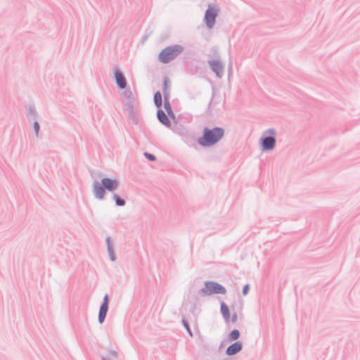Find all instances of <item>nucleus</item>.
<instances>
[{
  "mask_svg": "<svg viewBox=\"0 0 360 360\" xmlns=\"http://www.w3.org/2000/svg\"><path fill=\"white\" fill-rule=\"evenodd\" d=\"M101 186L98 181L94 183L93 188L95 196L98 199H103L105 195V189L110 191H115L118 186V181L115 179L103 178L101 180Z\"/></svg>",
  "mask_w": 360,
  "mask_h": 360,
  "instance_id": "obj_1",
  "label": "nucleus"
},
{
  "mask_svg": "<svg viewBox=\"0 0 360 360\" xmlns=\"http://www.w3.org/2000/svg\"><path fill=\"white\" fill-rule=\"evenodd\" d=\"M224 135V130L216 127L213 129H205L203 137L199 140V143L204 146L216 143Z\"/></svg>",
  "mask_w": 360,
  "mask_h": 360,
  "instance_id": "obj_2",
  "label": "nucleus"
},
{
  "mask_svg": "<svg viewBox=\"0 0 360 360\" xmlns=\"http://www.w3.org/2000/svg\"><path fill=\"white\" fill-rule=\"evenodd\" d=\"M181 51L179 46H169L163 49L159 54V58L163 63H167L175 58Z\"/></svg>",
  "mask_w": 360,
  "mask_h": 360,
  "instance_id": "obj_3",
  "label": "nucleus"
},
{
  "mask_svg": "<svg viewBox=\"0 0 360 360\" xmlns=\"http://www.w3.org/2000/svg\"><path fill=\"white\" fill-rule=\"evenodd\" d=\"M202 291L205 294H225L226 292L224 287L214 282H206Z\"/></svg>",
  "mask_w": 360,
  "mask_h": 360,
  "instance_id": "obj_4",
  "label": "nucleus"
},
{
  "mask_svg": "<svg viewBox=\"0 0 360 360\" xmlns=\"http://www.w3.org/2000/svg\"><path fill=\"white\" fill-rule=\"evenodd\" d=\"M217 15V10L215 8L210 6L208 9L206 11L205 16L207 25L210 28H212L214 26Z\"/></svg>",
  "mask_w": 360,
  "mask_h": 360,
  "instance_id": "obj_5",
  "label": "nucleus"
},
{
  "mask_svg": "<svg viewBox=\"0 0 360 360\" xmlns=\"http://www.w3.org/2000/svg\"><path fill=\"white\" fill-rule=\"evenodd\" d=\"M114 75L118 86L120 89H124L127 86V82L124 75L119 70H116Z\"/></svg>",
  "mask_w": 360,
  "mask_h": 360,
  "instance_id": "obj_6",
  "label": "nucleus"
},
{
  "mask_svg": "<svg viewBox=\"0 0 360 360\" xmlns=\"http://www.w3.org/2000/svg\"><path fill=\"white\" fill-rule=\"evenodd\" d=\"M275 139L272 136H269L262 140V148L264 150H271L275 146Z\"/></svg>",
  "mask_w": 360,
  "mask_h": 360,
  "instance_id": "obj_7",
  "label": "nucleus"
},
{
  "mask_svg": "<svg viewBox=\"0 0 360 360\" xmlns=\"http://www.w3.org/2000/svg\"><path fill=\"white\" fill-rule=\"evenodd\" d=\"M242 349V344L240 342H236L230 345L226 349L227 355H233L239 352Z\"/></svg>",
  "mask_w": 360,
  "mask_h": 360,
  "instance_id": "obj_8",
  "label": "nucleus"
},
{
  "mask_svg": "<svg viewBox=\"0 0 360 360\" xmlns=\"http://www.w3.org/2000/svg\"><path fill=\"white\" fill-rule=\"evenodd\" d=\"M210 65L212 70L216 72L217 75L220 77L224 70L222 64L219 61L213 60L210 62Z\"/></svg>",
  "mask_w": 360,
  "mask_h": 360,
  "instance_id": "obj_9",
  "label": "nucleus"
},
{
  "mask_svg": "<svg viewBox=\"0 0 360 360\" xmlns=\"http://www.w3.org/2000/svg\"><path fill=\"white\" fill-rule=\"evenodd\" d=\"M221 312L222 316H223L224 319H225V321L227 323H229L230 322V316H231L230 312H229V309L228 306L224 302L221 303Z\"/></svg>",
  "mask_w": 360,
  "mask_h": 360,
  "instance_id": "obj_10",
  "label": "nucleus"
},
{
  "mask_svg": "<svg viewBox=\"0 0 360 360\" xmlns=\"http://www.w3.org/2000/svg\"><path fill=\"white\" fill-rule=\"evenodd\" d=\"M108 309V305H106L105 304H102L100 310H99V314H98V321L101 323H102L106 316V314Z\"/></svg>",
  "mask_w": 360,
  "mask_h": 360,
  "instance_id": "obj_11",
  "label": "nucleus"
},
{
  "mask_svg": "<svg viewBox=\"0 0 360 360\" xmlns=\"http://www.w3.org/2000/svg\"><path fill=\"white\" fill-rule=\"evenodd\" d=\"M158 117L159 120L165 125H166V126L169 125V121L167 115L162 110H160L158 111Z\"/></svg>",
  "mask_w": 360,
  "mask_h": 360,
  "instance_id": "obj_12",
  "label": "nucleus"
},
{
  "mask_svg": "<svg viewBox=\"0 0 360 360\" xmlns=\"http://www.w3.org/2000/svg\"><path fill=\"white\" fill-rule=\"evenodd\" d=\"M154 102L157 107H160L162 105V95L160 91H157L154 95Z\"/></svg>",
  "mask_w": 360,
  "mask_h": 360,
  "instance_id": "obj_13",
  "label": "nucleus"
},
{
  "mask_svg": "<svg viewBox=\"0 0 360 360\" xmlns=\"http://www.w3.org/2000/svg\"><path fill=\"white\" fill-rule=\"evenodd\" d=\"M240 336V332L238 330H233L229 334V340L231 341L237 340Z\"/></svg>",
  "mask_w": 360,
  "mask_h": 360,
  "instance_id": "obj_14",
  "label": "nucleus"
},
{
  "mask_svg": "<svg viewBox=\"0 0 360 360\" xmlns=\"http://www.w3.org/2000/svg\"><path fill=\"white\" fill-rule=\"evenodd\" d=\"M114 198L115 200L116 205L118 206H123L125 204V202L123 199L120 198L118 195H115Z\"/></svg>",
  "mask_w": 360,
  "mask_h": 360,
  "instance_id": "obj_15",
  "label": "nucleus"
},
{
  "mask_svg": "<svg viewBox=\"0 0 360 360\" xmlns=\"http://www.w3.org/2000/svg\"><path fill=\"white\" fill-rule=\"evenodd\" d=\"M164 105H165V108L167 112L168 113V115H172V109L170 108L169 103L167 101H165Z\"/></svg>",
  "mask_w": 360,
  "mask_h": 360,
  "instance_id": "obj_16",
  "label": "nucleus"
},
{
  "mask_svg": "<svg viewBox=\"0 0 360 360\" xmlns=\"http://www.w3.org/2000/svg\"><path fill=\"white\" fill-rule=\"evenodd\" d=\"M168 89H169L168 81L167 79H165L164 80V94H165V97H166V95L168 94Z\"/></svg>",
  "mask_w": 360,
  "mask_h": 360,
  "instance_id": "obj_17",
  "label": "nucleus"
},
{
  "mask_svg": "<svg viewBox=\"0 0 360 360\" xmlns=\"http://www.w3.org/2000/svg\"><path fill=\"white\" fill-rule=\"evenodd\" d=\"M237 320H238V316H237L236 313H234L231 316H230V322L229 323H236Z\"/></svg>",
  "mask_w": 360,
  "mask_h": 360,
  "instance_id": "obj_18",
  "label": "nucleus"
},
{
  "mask_svg": "<svg viewBox=\"0 0 360 360\" xmlns=\"http://www.w3.org/2000/svg\"><path fill=\"white\" fill-rule=\"evenodd\" d=\"M144 155H145V157H146V158H148V160H151V161H153V160H155V156H154L153 155H152V154H150V153H146L144 154Z\"/></svg>",
  "mask_w": 360,
  "mask_h": 360,
  "instance_id": "obj_19",
  "label": "nucleus"
},
{
  "mask_svg": "<svg viewBox=\"0 0 360 360\" xmlns=\"http://www.w3.org/2000/svg\"><path fill=\"white\" fill-rule=\"evenodd\" d=\"M34 130H35L36 134H38L39 130V124L37 122H34Z\"/></svg>",
  "mask_w": 360,
  "mask_h": 360,
  "instance_id": "obj_20",
  "label": "nucleus"
},
{
  "mask_svg": "<svg viewBox=\"0 0 360 360\" xmlns=\"http://www.w3.org/2000/svg\"><path fill=\"white\" fill-rule=\"evenodd\" d=\"M249 290V286L248 285H245L243 289V293L244 295H247Z\"/></svg>",
  "mask_w": 360,
  "mask_h": 360,
  "instance_id": "obj_21",
  "label": "nucleus"
},
{
  "mask_svg": "<svg viewBox=\"0 0 360 360\" xmlns=\"http://www.w3.org/2000/svg\"><path fill=\"white\" fill-rule=\"evenodd\" d=\"M108 296L106 295H105L104 298H103V304H105L106 305H108Z\"/></svg>",
  "mask_w": 360,
  "mask_h": 360,
  "instance_id": "obj_22",
  "label": "nucleus"
},
{
  "mask_svg": "<svg viewBox=\"0 0 360 360\" xmlns=\"http://www.w3.org/2000/svg\"><path fill=\"white\" fill-rule=\"evenodd\" d=\"M271 133H274V131L273 129L271 130Z\"/></svg>",
  "mask_w": 360,
  "mask_h": 360,
  "instance_id": "obj_23",
  "label": "nucleus"
}]
</instances>
